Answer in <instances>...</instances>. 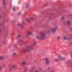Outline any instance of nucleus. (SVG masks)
<instances>
[{
    "mask_svg": "<svg viewBox=\"0 0 72 72\" xmlns=\"http://www.w3.org/2000/svg\"><path fill=\"white\" fill-rule=\"evenodd\" d=\"M36 45V43L35 42L31 46H27L25 49L22 50L21 51V52L24 53V52H25V51H31V50H33V48L32 47L34 45Z\"/></svg>",
    "mask_w": 72,
    "mask_h": 72,
    "instance_id": "obj_1",
    "label": "nucleus"
},
{
    "mask_svg": "<svg viewBox=\"0 0 72 72\" xmlns=\"http://www.w3.org/2000/svg\"><path fill=\"white\" fill-rule=\"evenodd\" d=\"M36 38L38 39H44L46 37V35L44 32H41L40 36H37Z\"/></svg>",
    "mask_w": 72,
    "mask_h": 72,
    "instance_id": "obj_2",
    "label": "nucleus"
},
{
    "mask_svg": "<svg viewBox=\"0 0 72 72\" xmlns=\"http://www.w3.org/2000/svg\"><path fill=\"white\" fill-rule=\"evenodd\" d=\"M58 26H56L54 28H52L49 31L50 32H52V33H55V32L57 31V30L58 29Z\"/></svg>",
    "mask_w": 72,
    "mask_h": 72,
    "instance_id": "obj_3",
    "label": "nucleus"
},
{
    "mask_svg": "<svg viewBox=\"0 0 72 72\" xmlns=\"http://www.w3.org/2000/svg\"><path fill=\"white\" fill-rule=\"evenodd\" d=\"M45 60H46L45 63L48 65L49 64V58L48 57H46L45 58Z\"/></svg>",
    "mask_w": 72,
    "mask_h": 72,
    "instance_id": "obj_4",
    "label": "nucleus"
},
{
    "mask_svg": "<svg viewBox=\"0 0 72 72\" xmlns=\"http://www.w3.org/2000/svg\"><path fill=\"white\" fill-rule=\"evenodd\" d=\"M26 61H24L21 63V64L20 66H22L23 65H24V64H26Z\"/></svg>",
    "mask_w": 72,
    "mask_h": 72,
    "instance_id": "obj_5",
    "label": "nucleus"
},
{
    "mask_svg": "<svg viewBox=\"0 0 72 72\" xmlns=\"http://www.w3.org/2000/svg\"><path fill=\"white\" fill-rule=\"evenodd\" d=\"M66 23L68 25H70L71 23V22L70 21H66Z\"/></svg>",
    "mask_w": 72,
    "mask_h": 72,
    "instance_id": "obj_6",
    "label": "nucleus"
},
{
    "mask_svg": "<svg viewBox=\"0 0 72 72\" xmlns=\"http://www.w3.org/2000/svg\"><path fill=\"white\" fill-rule=\"evenodd\" d=\"M59 58L61 60H64V59H65V58L64 57H62L61 55H60L59 56Z\"/></svg>",
    "mask_w": 72,
    "mask_h": 72,
    "instance_id": "obj_7",
    "label": "nucleus"
},
{
    "mask_svg": "<svg viewBox=\"0 0 72 72\" xmlns=\"http://www.w3.org/2000/svg\"><path fill=\"white\" fill-rule=\"evenodd\" d=\"M68 38L66 36H64V40H68Z\"/></svg>",
    "mask_w": 72,
    "mask_h": 72,
    "instance_id": "obj_8",
    "label": "nucleus"
},
{
    "mask_svg": "<svg viewBox=\"0 0 72 72\" xmlns=\"http://www.w3.org/2000/svg\"><path fill=\"white\" fill-rule=\"evenodd\" d=\"M28 33L29 35H32V32H31V31H28Z\"/></svg>",
    "mask_w": 72,
    "mask_h": 72,
    "instance_id": "obj_9",
    "label": "nucleus"
},
{
    "mask_svg": "<svg viewBox=\"0 0 72 72\" xmlns=\"http://www.w3.org/2000/svg\"><path fill=\"white\" fill-rule=\"evenodd\" d=\"M17 55V53H12V55L13 56H15Z\"/></svg>",
    "mask_w": 72,
    "mask_h": 72,
    "instance_id": "obj_10",
    "label": "nucleus"
},
{
    "mask_svg": "<svg viewBox=\"0 0 72 72\" xmlns=\"http://www.w3.org/2000/svg\"><path fill=\"white\" fill-rule=\"evenodd\" d=\"M65 19V17L62 16L61 18V20L62 21L63 20V19Z\"/></svg>",
    "mask_w": 72,
    "mask_h": 72,
    "instance_id": "obj_11",
    "label": "nucleus"
},
{
    "mask_svg": "<svg viewBox=\"0 0 72 72\" xmlns=\"http://www.w3.org/2000/svg\"><path fill=\"white\" fill-rule=\"evenodd\" d=\"M3 3L4 5H6V4H5V1H3Z\"/></svg>",
    "mask_w": 72,
    "mask_h": 72,
    "instance_id": "obj_12",
    "label": "nucleus"
},
{
    "mask_svg": "<svg viewBox=\"0 0 72 72\" xmlns=\"http://www.w3.org/2000/svg\"><path fill=\"white\" fill-rule=\"evenodd\" d=\"M12 68H14L15 67H16V66L15 65H12Z\"/></svg>",
    "mask_w": 72,
    "mask_h": 72,
    "instance_id": "obj_13",
    "label": "nucleus"
},
{
    "mask_svg": "<svg viewBox=\"0 0 72 72\" xmlns=\"http://www.w3.org/2000/svg\"><path fill=\"white\" fill-rule=\"evenodd\" d=\"M4 59V57L1 56L0 57V59Z\"/></svg>",
    "mask_w": 72,
    "mask_h": 72,
    "instance_id": "obj_14",
    "label": "nucleus"
},
{
    "mask_svg": "<svg viewBox=\"0 0 72 72\" xmlns=\"http://www.w3.org/2000/svg\"><path fill=\"white\" fill-rule=\"evenodd\" d=\"M26 21L28 22H29V23H30V21L29 20V19H26Z\"/></svg>",
    "mask_w": 72,
    "mask_h": 72,
    "instance_id": "obj_15",
    "label": "nucleus"
},
{
    "mask_svg": "<svg viewBox=\"0 0 72 72\" xmlns=\"http://www.w3.org/2000/svg\"><path fill=\"white\" fill-rule=\"evenodd\" d=\"M22 25H23V24L21 23L18 24V25L20 26H22Z\"/></svg>",
    "mask_w": 72,
    "mask_h": 72,
    "instance_id": "obj_16",
    "label": "nucleus"
},
{
    "mask_svg": "<svg viewBox=\"0 0 72 72\" xmlns=\"http://www.w3.org/2000/svg\"><path fill=\"white\" fill-rule=\"evenodd\" d=\"M31 69H35V67L32 66L31 67Z\"/></svg>",
    "mask_w": 72,
    "mask_h": 72,
    "instance_id": "obj_17",
    "label": "nucleus"
},
{
    "mask_svg": "<svg viewBox=\"0 0 72 72\" xmlns=\"http://www.w3.org/2000/svg\"><path fill=\"white\" fill-rule=\"evenodd\" d=\"M54 60L55 61H58V58H56L54 59Z\"/></svg>",
    "mask_w": 72,
    "mask_h": 72,
    "instance_id": "obj_18",
    "label": "nucleus"
},
{
    "mask_svg": "<svg viewBox=\"0 0 72 72\" xmlns=\"http://www.w3.org/2000/svg\"><path fill=\"white\" fill-rule=\"evenodd\" d=\"M30 72H33V69H31L30 70Z\"/></svg>",
    "mask_w": 72,
    "mask_h": 72,
    "instance_id": "obj_19",
    "label": "nucleus"
},
{
    "mask_svg": "<svg viewBox=\"0 0 72 72\" xmlns=\"http://www.w3.org/2000/svg\"><path fill=\"white\" fill-rule=\"evenodd\" d=\"M30 19H31V20H33L34 19L33 17H30Z\"/></svg>",
    "mask_w": 72,
    "mask_h": 72,
    "instance_id": "obj_20",
    "label": "nucleus"
},
{
    "mask_svg": "<svg viewBox=\"0 0 72 72\" xmlns=\"http://www.w3.org/2000/svg\"><path fill=\"white\" fill-rule=\"evenodd\" d=\"M51 24H52V25H53V26H54V25H55V23H52Z\"/></svg>",
    "mask_w": 72,
    "mask_h": 72,
    "instance_id": "obj_21",
    "label": "nucleus"
},
{
    "mask_svg": "<svg viewBox=\"0 0 72 72\" xmlns=\"http://www.w3.org/2000/svg\"><path fill=\"white\" fill-rule=\"evenodd\" d=\"M60 38V36H58L57 39H58V40H59Z\"/></svg>",
    "mask_w": 72,
    "mask_h": 72,
    "instance_id": "obj_22",
    "label": "nucleus"
},
{
    "mask_svg": "<svg viewBox=\"0 0 72 72\" xmlns=\"http://www.w3.org/2000/svg\"><path fill=\"white\" fill-rule=\"evenodd\" d=\"M26 7L27 8H28V4H26Z\"/></svg>",
    "mask_w": 72,
    "mask_h": 72,
    "instance_id": "obj_23",
    "label": "nucleus"
},
{
    "mask_svg": "<svg viewBox=\"0 0 72 72\" xmlns=\"http://www.w3.org/2000/svg\"><path fill=\"white\" fill-rule=\"evenodd\" d=\"M13 11H15V8H13Z\"/></svg>",
    "mask_w": 72,
    "mask_h": 72,
    "instance_id": "obj_24",
    "label": "nucleus"
},
{
    "mask_svg": "<svg viewBox=\"0 0 72 72\" xmlns=\"http://www.w3.org/2000/svg\"><path fill=\"white\" fill-rule=\"evenodd\" d=\"M39 71H42V68H40L39 69Z\"/></svg>",
    "mask_w": 72,
    "mask_h": 72,
    "instance_id": "obj_25",
    "label": "nucleus"
},
{
    "mask_svg": "<svg viewBox=\"0 0 72 72\" xmlns=\"http://www.w3.org/2000/svg\"><path fill=\"white\" fill-rule=\"evenodd\" d=\"M50 68H47V69L48 70H50Z\"/></svg>",
    "mask_w": 72,
    "mask_h": 72,
    "instance_id": "obj_26",
    "label": "nucleus"
},
{
    "mask_svg": "<svg viewBox=\"0 0 72 72\" xmlns=\"http://www.w3.org/2000/svg\"><path fill=\"white\" fill-rule=\"evenodd\" d=\"M20 41H21V42H22L23 41V40H20Z\"/></svg>",
    "mask_w": 72,
    "mask_h": 72,
    "instance_id": "obj_27",
    "label": "nucleus"
},
{
    "mask_svg": "<svg viewBox=\"0 0 72 72\" xmlns=\"http://www.w3.org/2000/svg\"><path fill=\"white\" fill-rule=\"evenodd\" d=\"M35 72H39V71L37 70H36L35 71Z\"/></svg>",
    "mask_w": 72,
    "mask_h": 72,
    "instance_id": "obj_28",
    "label": "nucleus"
},
{
    "mask_svg": "<svg viewBox=\"0 0 72 72\" xmlns=\"http://www.w3.org/2000/svg\"><path fill=\"white\" fill-rule=\"evenodd\" d=\"M26 72V70H25L24 71H23V72Z\"/></svg>",
    "mask_w": 72,
    "mask_h": 72,
    "instance_id": "obj_29",
    "label": "nucleus"
},
{
    "mask_svg": "<svg viewBox=\"0 0 72 72\" xmlns=\"http://www.w3.org/2000/svg\"><path fill=\"white\" fill-rule=\"evenodd\" d=\"M20 45H22V44L21 43L20 44Z\"/></svg>",
    "mask_w": 72,
    "mask_h": 72,
    "instance_id": "obj_30",
    "label": "nucleus"
},
{
    "mask_svg": "<svg viewBox=\"0 0 72 72\" xmlns=\"http://www.w3.org/2000/svg\"><path fill=\"white\" fill-rule=\"evenodd\" d=\"M0 32H1V30L0 29Z\"/></svg>",
    "mask_w": 72,
    "mask_h": 72,
    "instance_id": "obj_31",
    "label": "nucleus"
},
{
    "mask_svg": "<svg viewBox=\"0 0 72 72\" xmlns=\"http://www.w3.org/2000/svg\"><path fill=\"white\" fill-rule=\"evenodd\" d=\"M61 7H59V9H60V8H61Z\"/></svg>",
    "mask_w": 72,
    "mask_h": 72,
    "instance_id": "obj_32",
    "label": "nucleus"
},
{
    "mask_svg": "<svg viewBox=\"0 0 72 72\" xmlns=\"http://www.w3.org/2000/svg\"><path fill=\"white\" fill-rule=\"evenodd\" d=\"M1 67L0 66V69H1Z\"/></svg>",
    "mask_w": 72,
    "mask_h": 72,
    "instance_id": "obj_33",
    "label": "nucleus"
},
{
    "mask_svg": "<svg viewBox=\"0 0 72 72\" xmlns=\"http://www.w3.org/2000/svg\"><path fill=\"white\" fill-rule=\"evenodd\" d=\"M28 68H26V69H27Z\"/></svg>",
    "mask_w": 72,
    "mask_h": 72,
    "instance_id": "obj_34",
    "label": "nucleus"
},
{
    "mask_svg": "<svg viewBox=\"0 0 72 72\" xmlns=\"http://www.w3.org/2000/svg\"><path fill=\"white\" fill-rule=\"evenodd\" d=\"M19 14H20L19 13Z\"/></svg>",
    "mask_w": 72,
    "mask_h": 72,
    "instance_id": "obj_35",
    "label": "nucleus"
},
{
    "mask_svg": "<svg viewBox=\"0 0 72 72\" xmlns=\"http://www.w3.org/2000/svg\"><path fill=\"white\" fill-rule=\"evenodd\" d=\"M44 72V71H43V72Z\"/></svg>",
    "mask_w": 72,
    "mask_h": 72,
    "instance_id": "obj_36",
    "label": "nucleus"
},
{
    "mask_svg": "<svg viewBox=\"0 0 72 72\" xmlns=\"http://www.w3.org/2000/svg\"><path fill=\"white\" fill-rule=\"evenodd\" d=\"M15 46V47H16V46Z\"/></svg>",
    "mask_w": 72,
    "mask_h": 72,
    "instance_id": "obj_37",
    "label": "nucleus"
}]
</instances>
